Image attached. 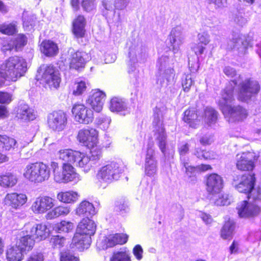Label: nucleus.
<instances>
[{"instance_id":"obj_1","label":"nucleus","mask_w":261,"mask_h":261,"mask_svg":"<svg viewBox=\"0 0 261 261\" xmlns=\"http://www.w3.org/2000/svg\"><path fill=\"white\" fill-rule=\"evenodd\" d=\"M237 84L236 80L230 81L222 91L219 101L220 108L224 117L229 123L244 121L249 115L248 111L240 105L231 106L228 104L234 100L233 89Z\"/></svg>"},{"instance_id":"obj_2","label":"nucleus","mask_w":261,"mask_h":261,"mask_svg":"<svg viewBox=\"0 0 261 261\" xmlns=\"http://www.w3.org/2000/svg\"><path fill=\"white\" fill-rule=\"evenodd\" d=\"M27 71V63L21 57H9L0 64V78L9 82H16Z\"/></svg>"},{"instance_id":"obj_3","label":"nucleus","mask_w":261,"mask_h":261,"mask_svg":"<svg viewBox=\"0 0 261 261\" xmlns=\"http://www.w3.org/2000/svg\"><path fill=\"white\" fill-rule=\"evenodd\" d=\"M59 158L70 165H75L81 168L85 171L90 170L92 165L90 163V159L85 153L72 149H62L58 152Z\"/></svg>"},{"instance_id":"obj_4","label":"nucleus","mask_w":261,"mask_h":261,"mask_svg":"<svg viewBox=\"0 0 261 261\" xmlns=\"http://www.w3.org/2000/svg\"><path fill=\"white\" fill-rule=\"evenodd\" d=\"M23 176L31 182L40 184L49 178L50 169L48 165L42 162L30 163L26 166Z\"/></svg>"},{"instance_id":"obj_5","label":"nucleus","mask_w":261,"mask_h":261,"mask_svg":"<svg viewBox=\"0 0 261 261\" xmlns=\"http://www.w3.org/2000/svg\"><path fill=\"white\" fill-rule=\"evenodd\" d=\"M36 80L45 88L56 89L61 82L59 71L53 65H47L44 68L40 69L36 75Z\"/></svg>"},{"instance_id":"obj_6","label":"nucleus","mask_w":261,"mask_h":261,"mask_svg":"<svg viewBox=\"0 0 261 261\" xmlns=\"http://www.w3.org/2000/svg\"><path fill=\"white\" fill-rule=\"evenodd\" d=\"M152 126L158 145L163 153L166 150L167 135L163 124V118L160 109L155 108L153 110Z\"/></svg>"},{"instance_id":"obj_7","label":"nucleus","mask_w":261,"mask_h":261,"mask_svg":"<svg viewBox=\"0 0 261 261\" xmlns=\"http://www.w3.org/2000/svg\"><path fill=\"white\" fill-rule=\"evenodd\" d=\"M260 90V85L257 81L250 78L239 82L238 85L237 98L239 100L248 102L256 95Z\"/></svg>"},{"instance_id":"obj_8","label":"nucleus","mask_w":261,"mask_h":261,"mask_svg":"<svg viewBox=\"0 0 261 261\" xmlns=\"http://www.w3.org/2000/svg\"><path fill=\"white\" fill-rule=\"evenodd\" d=\"M98 132L93 127H87L79 130L76 139L83 146L91 148L99 143Z\"/></svg>"},{"instance_id":"obj_9","label":"nucleus","mask_w":261,"mask_h":261,"mask_svg":"<svg viewBox=\"0 0 261 261\" xmlns=\"http://www.w3.org/2000/svg\"><path fill=\"white\" fill-rule=\"evenodd\" d=\"M71 112L77 121L82 124H88L94 120L93 110L85 104L76 102L72 108Z\"/></svg>"},{"instance_id":"obj_10","label":"nucleus","mask_w":261,"mask_h":261,"mask_svg":"<svg viewBox=\"0 0 261 261\" xmlns=\"http://www.w3.org/2000/svg\"><path fill=\"white\" fill-rule=\"evenodd\" d=\"M67 123V118L65 112L61 111H54L47 115V124L48 127L55 132L63 130Z\"/></svg>"},{"instance_id":"obj_11","label":"nucleus","mask_w":261,"mask_h":261,"mask_svg":"<svg viewBox=\"0 0 261 261\" xmlns=\"http://www.w3.org/2000/svg\"><path fill=\"white\" fill-rule=\"evenodd\" d=\"M89 56L86 53L72 49L68 52L67 57L69 68L71 70L81 71L85 68Z\"/></svg>"},{"instance_id":"obj_12","label":"nucleus","mask_w":261,"mask_h":261,"mask_svg":"<svg viewBox=\"0 0 261 261\" xmlns=\"http://www.w3.org/2000/svg\"><path fill=\"white\" fill-rule=\"evenodd\" d=\"M118 164L111 162L101 167L96 174V179L100 183H110L120 173Z\"/></svg>"},{"instance_id":"obj_13","label":"nucleus","mask_w":261,"mask_h":261,"mask_svg":"<svg viewBox=\"0 0 261 261\" xmlns=\"http://www.w3.org/2000/svg\"><path fill=\"white\" fill-rule=\"evenodd\" d=\"M237 209L241 218H250L258 216L261 208L255 202H251L244 200L238 204Z\"/></svg>"},{"instance_id":"obj_14","label":"nucleus","mask_w":261,"mask_h":261,"mask_svg":"<svg viewBox=\"0 0 261 261\" xmlns=\"http://www.w3.org/2000/svg\"><path fill=\"white\" fill-rule=\"evenodd\" d=\"M153 146L152 143L148 145L144 164L145 173L149 177H154L157 172V161Z\"/></svg>"},{"instance_id":"obj_15","label":"nucleus","mask_w":261,"mask_h":261,"mask_svg":"<svg viewBox=\"0 0 261 261\" xmlns=\"http://www.w3.org/2000/svg\"><path fill=\"white\" fill-rule=\"evenodd\" d=\"M106 95L104 92L96 89L92 90L86 100L92 109L96 113H100L103 109V106Z\"/></svg>"},{"instance_id":"obj_16","label":"nucleus","mask_w":261,"mask_h":261,"mask_svg":"<svg viewBox=\"0 0 261 261\" xmlns=\"http://www.w3.org/2000/svg\"><path fill=\"white\" fill-rule=\"evenodd\" d=\"M55 200L48 196L37 197L32 205V211L36 214H44L55 205Z\"/></svg>"},{"instance_id":"obj_17","label":"nucleus","mask_w":261,"mask_h":261,"mask_svg":"<svg viewBox=\"0 0 261 261\" xmlns=\"http://www.w3.org/2000/svg\"><path fill=\"white\" fill-rule=\"evenodd\" d=\"M184 35L182 29L180 26H177L171 30L168 37L170 48L174 54L177 53L180 49L181 45L184 42Z\"/></svg>"},{"instance_id":"obj_18","label":"nucleus","mask_w":261,"mask_h":261,"mask_svg":"<svg viewBox=\"0 0 261 261\" xmlns=\"http://www.w3.org/2000/svg\"><path fill=\"white\" fill-rule=\"evenodd\" d=\"M253 154L250 152L238 153L236 156L237 168L242 171H252L255 167Z\"/></svg>"},{"instance_id":"obj_19","label":"nucleus","mask_w":261,"mask_h":261,"mask_svg":"<svg viewBox=\"0 0 261 261\" xmlns=\"http://www.w3.org/2000/svg\"><path fill=\"white\" fill-rule=\"evenodd\" d=\"M223 188V180L219 175L211 174L207 176L206 181V189L212 194L219 193Z\"/></svg>"},{"instance_id":"obj_20","label":"nucleus","mask_w":261,"mask_h":261,"mask_svg":"<svg viewBox=\"0 0 261 261\" xmlns=\"http://www.w3.org/2000/svg\"><path fill=\"white\" fill-rule=\"evenodd\" d=\"M255 181L254 174H245L241 177L238 183L236 182L234 180L233 184L239 192L244 193L248 195L254 187Z\"/></svg>"},{"instance_id":"obj_21","label":"nucleus","mask_w":261,"mask_h":261,"mask_svg":"<svg viewBox=\"0 0 261 261\" xmlns=\"http://www.w3.org/2000/svg\"><path fill=\"white\" fill-rule=\"evenodd\" d=\"M22 234L16 238L15 244L23 252H29L34 247L35 240L28 230L26 229L21 232Z\"/></svg>"},{"instance_id":"obj_22","label":"nucleus","mask_w":261,"mask_h":261,"mask_svg":"<svg viewBox=\"0 0 261 261\" xmlns=\"http://www.w3.org/2000/svg\"><path fill=\"white\" fill-rule=\"evenodd\" d=\"M28 197L25 194L12 192L8 193L4 199L5 203L11 207L18 209L27 201Z\"/></svg>"},{"instance_id":"obj_23","label":"nucleus","mask_w":261,"mask_h":261,"mask_svg":"<svg viewBox=\"0 0 261 261\" xmlns=\"http://www.w3.org/2000/svg\"><path fill=\"white\" fill-rule=\"evenodd\" d=\"M94 222L88 217L83 218L78 223L75 233L90 237L96 231Z\"/></svg>"},{"instance_id":"obj_24","label":"nucleus","mask_w":261,"mask_h":261,"mask_svg":"<svg viewBox=\"0 0 261 261\" xmlns=\"http://www.w3.org/2000/svg\"><path fill=\"white\" fill-rule=\"evenodd\" d=\"M86 24V18L83 15H78L72 22V32L76 38H83L85 37Z\"/></svg>"},{"instance_id":"obj_25","label":"nucleus","mask_w":261,"mask_h":261,"mask_svg":"<svg viewBox=\"0 0 261 261\" xmlns=\"http://www.w3.org/2000/svg\"><path fill=\"white\" fill-rule=\"evenodd\" d=\"M62 177L61 179L64 182H68L78 180L79 174L72 165L63 163L62 166Z\"/></svg>"},{"instance_id":"obj_26","label":"nucleus","mask_w":261,"mask_h":261,"mask_svg":"<svg viewBox=\"0 0 261 261\" xmlns=\"http://www.w3.org/2000/svg\"><path fill=\"white\" fill-rule=\"evenodd\" d=\"M34 240L42 241L45 240L48 235V230L46 225L43 223L37 224L27 229Z\"/></svg>"},{"instance_id":"obj_27","label":"nucleus","mask_w":261,"mask_h":261,"mask_svg":"<svg viewBox=\"0 0 261 261\" xmlns=\"http://www.w3.org/2000/svg\"><path fill=\"white\" fill-rule=\"evenodd\" d=\"M91 238L90 237L74 233L72 238V244L80 251H83L90 246Z\"/></svg>"},{"instance_id":"obj_28","label":"nucleus","mask_w":261,"mask_h":261,"mask_svg":"<svg viewBox=\"0 0 261 261\" xmlns=\"http://www.w3.org/2000/svg\"><path fill=\"white\" fill-rule=\"evenodd\" d=\"M128 240V236L123 233L109 235L105 239L107 247H113L117 245H123Z\"/></svg>"},{"instance_id":"obj_29","label":"nucleus","mask_w":261,"mask_h":261,"mask_svg":"<svg viewBox=\"0 0 261 261\" xmlns=\"http://www.w3.org/2000/svg\"><path fill=\"white\" fill-rule=\"evenodd\" d=\"M76 214L79 216L92 217L96 214L93 204L87 200L82 201L75 210Z\"/></svg>"},{"instance_id":"obj_30","label":"nucleus","mask_w":261,"mask_h":261,"mask_svg":"<svg viewBox=\"0 0 261 261\" xmlns=\"http://www.w3.org/2000/svg\"><path fill=\"white\" fill-rule=\"evenodd\" d=\"M41 52L47 57H54L59 52L57 44L53 41L49 40H43L40 44Z\"/></svg>"},{"instance_id":"obj_31","label":"nucleus","mask_w":261,"mask_h":261,"mask_svg":"<svg viewBox=\"0 0 261 261\" xmlns=\"http://www.w3.org/2000/svg\"><path fill=\"white\" fill-rule=\"evenodd\" d=\"M6 259L7 261H22L23 252L16 244L10 246L6 250Z\"/></svg>"},{"instance_id":"obj_32","label":"nucleus","mask_w":261,"mask_h":261,"mask_svg":"<svg viewBox=\"0 0 261 261\" xmlns=\"http://www.w3.org/2000/svg\"><path fill=\"white\" fill-rule=\"evenodd\" d=\"M17 147V141L6 135H0V149L3 152L13 151Z\"/></svg>"},{"instance_id":"obj_33","label":"nucleus","mask_w":261,"mask_h":261,"mask_svg":"<svg viewBox=\"0 0 261 261\" xmlns=\"http://www.w3.org/2000/svg\"><path fill=\"white\" fill-rule=\"evenodd\" d=\"M174 75V71L172 68H168L163 71L161 70L158 75L157 82L162 86H167L173 82Z\"/></svg>"},{"instance_id":"obj_34","label":"nucleus","mask_w":261,"mask_h":261,"mask_svg":"<svg viewBox=\"0 0 261 261\" xmlns=\"http://www.w3.org/2000/svg\"><path fill=\"white\" fill-rule=\"evenodd\" d=\"M197 110L195 108H191L184 112L183 120L189 124L190 126L196 128L199 123Z\"/></svg>"},{"instance_id":"obj_35","label":"nucleus","mask_w":261,"mask_h":261,"mask_svg":"<svg viewBox=\"0 0 261 261\" xmlns=\"http://www.w3.org/2000/svg\"><path fill=\"white\" fill-rule=\"evenodd\" d=\"M70 208L67 206L59 205L49 211L46 215L47 219H53L61 216H65L70 213Z\"/></svg>"},{"instance_id":"obj_36","label":"nucleus","mask_w":261,"mask_h":261,"mask_svg":"<svg viewBox=\"0 0 261 261\" xmlns=\"http://www.w3.org/2000/svg\"><path fill=\"white\" fill-rule=\"evenodd\" d=\"M79 195L75 192L68 191L59 192L57 195V199L61 202L70 203L78 200Z\"/></svg>"},{"instance_id":"obj_37","label":"nucleus","mask_w":261,"mask_h":261,"mask_svg":"<svg viewBox=\"0 0 261 261\" xmlns=\"http://www.w3.org/2000/svg\"><path fill=\"white\" fill-rule=\"evenodd\" d=\"M17 182V179L11 173L0 174V186L3 188H10L14 186Z\"/></svg>"},{"instance_id":"obj_38","label":"nucleus","mask_w":261,"mask_h":261,"mask_svg":"<svg viewBox=\"0 0 261 261\" xmlns=\"http://www.w3.org/2000/svg\"><path fill=\"white\" fill-rule=\"evenodd\" d=\"M18 32L17 22L13 21L10 23H4L0 25V33L7 36H14Z\"/></svg>"},{"instance_id":"obj_39","label":"nucleus","mask_w":261,"mask_h":261,"mask_svg":"<svg viewBox=\"0 0 261 261\" xmlns=\"http://www.w3.org/2000/svg\"><path fill=\"white\" fill-rule=\"evenodd\" d=\"M74 228V224L73 223L70 221L63 220L55 224L53 227V229L59 233H68L72 231Z\"/></svg>"},{"instance_id":"obj_40","label":"nucleus","mask_w":261,"mask_h":261,"mask_svg":"<svg viewBox=\"0 0 261 261\" xmlns=\"http://www.w3.org/2000/svg\"><path fill=\"white\" fill-rule=\"evenodd\" d=\"M87 89V84L84 81H75L71 87L72 93L74 96L82 95L86 92Z\"/></svg>"},{"instance_id":"obj_41","label":"nucleus","mask_w":261,"mask_h":261,"mask_svg":"<svg viewBox=\"0 0 261 261\" xmlns=\"http://www.w3.org/2000/svg\"><path fill=\"white\" fill-rule=\"evenodd\" d=\"M234 229V223L233 220H229L224 224L221 231V236L223 239L231 238Z\"/></svg>"},{"instance_id":"obj_42","label":"nucleus","mask_w":261,"mask_h":261,"mask_svg":"<svg viewBox=\"0 0 261 261\" xmlns=\"http://www.w3.org/2000/svg\"><path fill=\"white\" fill-rule=\"evenodd\" d=\"M218 113L212 108H206L205 109L204 121L208 126L214 124L217 120Z\"/></svg>"},{"instance_id":"obj_43","label":"nucleus","mask_w":261,"mask_h":261,"mask_svg":"<svg viewBox=\"0 0 261 261\" xmlns=\"http://www.w3.org/2000/svg\"><path fill=\"white\" fill-rule=\"evenodd\" d=\"M13 42L14 46V51L17 52L21 50L22 48L27 45L28 38L25 35L19 34L14 39Z\"/></svg>"},{"instance_id":"obj_44","label":"nucleus","mask_w":261,"mask_h":261,"mask_svg":"<svg viewBox=\"0 0 261 261\" xmlns=\"http://www.w3.org/2000/svg\"><path fill=\"white\" fill-rule=\"evenodd\" d=\"M126 105L122 99L114 97L110 101V109L112 112H120L125 109Z\"/></svg>"},{"instance_id":"obj_45","label":"nucleus","mask_w":261,"mask_h":261,"mask_svg":"<svg viewBox=\"0 0 261 261\" xmlns=\"http://www.w3.org/2000/svg\"><path fill=\"white\" fill-rule=\"evenodd\" d=\"M90 149V156L89 158L90 159V163L92 165L91 162H95L99 160L102 156V148L96 144L91 148H88Z\"/></svg>"},{"instance_id":"obj_46","label":"nucleus","mask_w":261,"mask_h":261,"mask_svg":"<svg viewBox=\"0 0 261 261\" xmlns=\"http://www.w3.org/2000/svg\"><path fill=\"white\" fill-rule=\"evenodd\" d=\"M193 75L191 73L185 74L182 77L181 85L185 92L189 91L191 86L194 82L192 79Z\"/></svg>"},{"instance_id":"obj_47","label":"nucleus","mask_w":261,"mask_h":261,"mask_svg":"<svg viewBox=\"0 0 261 261\" xmlns=\"http://www.w3.org/2000/svg\"><path fill=\"white\" fill-rule=\"evenodd\" d=\"M110 261H130V258L127 252L121 251L114 252Z\"/></svg>"},{"instance_id":"obj_48","label":"nucleus","mask_w":261,"mask_h":261,"mask_svg":"<svg viewBox=\"0 0 261 261\" xmlns=\"http://www.w3.org/2000/svg\"><path fill=\"white\" fill-rule=\"evenodd\" d=\"M81 5L83 10L87 12H91L96 9L95 0H82Z\"/></svg>"},{"instance_id":"obj_49","label":"nucleus","mask_w":261,"mask_h":261,"mask_svg":"<svg viewBox=\"0 0 261 261\" xmlns=\"http://www.w3.org/2000/svg\"><path fill=\"white\" fill-rule=\"evenodd\" d=\"M65 242V238L59 235L53 236L50 239V243L54 248L63 247Z\"/></svg>"},{"instance_id":"obj_50","label":"nucleus","mask_w":261,"mask_h":261,"mask_svg":"<svg viewBox=\"0 0 261 261\" xmlns=\"http://www.w3.org/2000/svg\"><path fill=\"white\" fill-rule=\"evenodd\" d=\"M60 261H80V258L69 252L64 251L60 254Z\"/></svg>"},{"instance_id":"obj_51","label":"nucleus","mask_w":261,"mask_h":261,"mask_svg":"<svg viewBox=\"0 0 261 261\" xmlns=\"http://www.w3.org/2000/svg\"><path fill=\"white\" fill-rule=\"evenodd\" d=\"M207 2L216 10L222 9L227 6V0H207Z\"/></svg>"},{"instance_id":"obj_52","label":"nucleus","mask_w":261,"mask_h":261,"mask_svg":"<svg viewBox=\"0 0 261 261\" xmlns=\"http://www.w3.org/2000/svg\"><path fill=\"white\" fill-rule=\"evenodd\" d=\"M199 43L204 45H207L211 41L210 35L207 32H202L197 35Z\"/></svg>"},{"instance_id":"obj_53","label":"nucleus","mask_w":261,"mask_h":261,"mask_svg":"<svg viewBox=\"0 0 261 261\" xmlns=\"http://www.w3.org/2000/svg\"><path fill=\"white\" fill-rule=\"evenodd\" d=\"M182 164L186 169V173L189 177H192L196 175L197 168L189 165V163L185 161H182Z\"/></svg>"},{"instance_id":"obj_54","label":"nucleus","mask_w":261,"mask_h":261,"mask_svg":"<svg viewBox=\"0 0 261 261\" xmlns=\"http://www.w3.org/2000/svg\"><path fill=\"white\" fill-rule=\"evenodd\" d=\"M44 256L41 252H36L31 253L25 261H44Z\"/></svg>"},{"instance_id":"obj_55","label":"nucleus","mask_w":261,"mask_h":261,"mask_svg":"<svg viewBox=\"0 0 261 261\" xmlns=\"http://www.w3.org/2000/svg\"><path fill=\"white\" fill-rule=\"evenodd\" d=\"M248 197H251L253 199L261 200V187H258L256 188L253 187L250 192Z\"/></svg>"},{"instance_id":"obj_56","label":"nucleus","mask_w":261,"mask_h":261,"mask_svg":"<svg viewBox=\"0 0 261 261\" xmlns=\"http://www.w3.org/2000/svg\"><path fill=\"white\" fill-rule=\"evenodd\" d=\"M133 253L137 260H140L143 258V249L140 245H136L134 247Z\"/></svg>"},{"instance_id":"obj_57","label":"nucleus","mask_w":261,"mask_h":261,"mask_svg":"<svg viewBox=\"0 0 261 261\" xmlns=\"http://www.w3.org/2000/svg\"><path fill=\"white\" fill-rule=\"evenodd\" d=\"M12 101V95L6 92L0 91V103L7 104Z\"/></svg>"},{"instance_id":"obj_58","label":"nucleus","mask_w":261,"mask_h":261,"mask_svg":"<svg viewBox=\"0 0 261 261\" xmlns=\"http://www.w3.org/2000/svg\"><path fill=\"white\" fill-rule=\"evenodd\" d=\"M169 58L167 56H162L158 61V66L160 71L163 70L168 63Z\"/></svg>"},{"instance_id":"obj_59","label":"nucleus","mask_w":261,"mask_h":261,"mask_svg":"<svg viewBox=\"0 0 261 261\" xmlns=\"http://www.w3.org/2000/svg\"><path fill=\"white\" fill-rule=\"evenodd\" d=\"M229 203L227 195H222L215 201V204L218 206H223L227 205Z\"/></svg>"},{"instance_id":"obj_60","label":"nucleus","mask_w":261,"mask_h":261,"mask_svg":"<svg viewBox=\"0 0 261 261\" xmlns=\"http://www.w3.org/2000/svg\"><path fill=\"white\" fill-rule=\"evenodd\" d=\"M205 49V47L202 46L201 44L199 43L198 44H195L192 47V49L197 55H202L204 53Z\"/></svg>"},{"instance_id":"obj_61","label":"nucleus","mask_w":261,"mask_h":261,"mask_svg":"<svg viewBox=\"0 0 261 261\" xmlns=\"http://www.w3.org/2000/svg\"><path fill=\"white\" fill-rule=\"evenodd\" d=\"M189 150V145L188 144L186 143L185 144L181 145L178 148V151L180 156L181 161H183L181 159V158L185 156L187 153H188Z\"/></svg>"},{"instance_id":"obj_62","label":"nucleus","mask_w":261,"mask_h":261,"mask_svg":"<svg viewBox=\"0 0 261 261\" xmlns=\"http://www.w3.org/2000/svg\"><path fill=\"white\" fill-rule=\"evenodd\" d=\"M223 72L226 75L229 77H233L237 74L236 70L229 66L225 67L223 69Z\"/></svg>"},{"instance_id":"obj_63","label":"nucleus","mask_w":261,"mask_h":261,"mask_svg":"<svg viewBox=\"0 0 261 261\" xmlns=\"http://www.w3.org/2000/svg\"><path fill=\"white\" fill-rule=\"evenodd\" d=\"M199 142L203 145L211 144L213 142L212 137L211 135H204L200 139Z\"/></svg>"},{"instance_id":"obj_64","label":"nucleus","mask_w":261,"mask_h":261,"mask_svg":"<svg viewBox=\"0 0 261 261\" xmlns=\"http://www.w3.org/2000/svg\"><path fill=\"white\" fill-rule=\"evenodd\" d=\"M1 50L4 53H6L8 51H11L13 50H14V46L13 43H7L3 44L2 46Z\"/></svg>"}]
</instances>
